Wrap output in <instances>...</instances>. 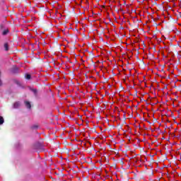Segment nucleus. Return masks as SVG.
<instances>
[{
  "instance_id": "nucleus-1",
  "label": "nucleus",
  "mask_w": 181,
  "mask_h": 181,
  "mask_svg": "<svg viewBox=\"0 0 181 181\" xmlns=\"http://www.w3.org/2000/svg\"><path fill=\"white\" fill-rule=\"evenodd\" d=\"M25 107H27V108H28L29 110H30V108H31V105H30V102H28V101H25Z\"/></svg>"
},
{
  "instance_id": "nucleus-2",
  "label": "nucleus",
  "mask_w": 181,
  "mask_h": 181,
  "mask_svg": "<svg viewBox=\"0 0 181 181\" xmlns=\"http://www.w3.org/2000/svg\"><path fill=\"white\" fill-rule=\"evenodd\" d=\"M19 105H21V103L19 102H16L14 104H13V108H18L19 107Z\"/></svg>"
},
{
  "instance_id": "nucleus-3",
  "label": "nucleus",
  "mask_w": 181,
  "mask_h": 181,
  "mask_svg": "<svg viewBox=\"0 0 181 181\" xmlns=\"http://www.w3.org/2000/svg\"><path fill=\"white\" fill-rule=\"evenodd\" d=\"M4 49L6 52H8V50H9V47L8 46V44H4Z\"/></svg>"
},
{
  "instance_id": "nucleus-4",
  "label": "nucleus",
  "mask_w": 181,
  "mask_h": 181,
  "mask_svg": "<svg viewBox=\"0 0 181 181\" xmlns=\"http://www.w3.org/2000/svg\"><path fill=\"white\" fill-rule=\"evenodd\" d=\"M4 122V117L0 116V125H2Z\"/></svg>"
},
{
  "instance_id": "nucleus-5",
  "label": "nucleus",
  "mask_w": 181,
  "mask_h": 181,
  "mask_svg": "<svg viewBox=\"0 0 181 181\" xmlns=\"http://www.w3.org/2000/svg\"><path fill=\"white\" fill-rule=\"evenodd\" d=\"M25 78H26L27 80H30V74H26V75H25Z\"/></svg>"
},
{
  "instance_id": "nucleus-6",
  "label": "nucleus",
  "mask_w": 181,
  "mask_h": 181,
  "mask_svg": "<svg viewBox=\"0 0 181 181\" xmlns=\"http://www.w3.org/2000/svg\"><path fill=\"white\" fill-rule=\"evenodd\" d=\"M8 33V30H6L3 32V35H6Z\"/></svg>"
},
{
  "instance_id": "nucleus-7",
  "label": "nucleus",
  "mask_w": 181,
  "mask_h": 181,
  "mask_svg": "<svg viewBox=\"0 0 181 181\" xmlns=\"http://www.w3.org/2000/svg\"><path fill=\"white\" fill-rule=\"evenodd\" d=\"M0 86H2V81L0 78Z\"/></svg>"
},
{
  "instance_id": "nucleus-8",
  "label": "nucleus",
  "mask_w": 181,
  "mask_h": 181,
  "mask_svg": "<svg viewBox=\"0 0 181 181\" xmlns=\"http://www.w3.org/2000/svg\"><path fill=\"white\" fill-rule=\"evenodd\" d=\"M18 71V68H16V71H14V73H16Z\"/></svg>"
}]
</instances>
